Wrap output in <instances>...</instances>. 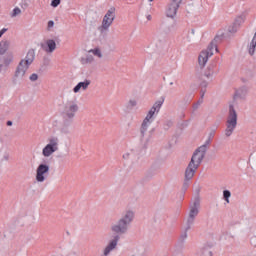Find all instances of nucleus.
I'll list each match as a JSON object with an SVG mask.
<instances>
[{"label":"nucleus","instance_id":"nucleus-1","mask_svg":"<svg viewBox=\"0 0 256 256\" xmlns=\"http://www.w3.org/2000/svg\"><path fill=\"white\" fill-rule=\"evenodd\" d=\"M77 111H79V104L76 100H67L63 103L61 133L64 135L71 133V125H73Z\"/></svg>","mask_w":256,"mask_h":256},{"label":"nucleus","instance_id":"nucleus-2","mask_svg":"<svg viewBox=\"0 0 256 256\" xmlns=\"http://www.w3.org/2000/svg\"><path fill=\"white\" fill-rule=\"evenodd\" d=\"M135 220V212L133 210H126L122 213L121 217L116 223L111 224L110 230L114 233V237H121L127 235L131 229V223Z\"/></svg>","mask_w":256,"mask_h":256},{"label":"nucleus","instance_id":"nucleus-3","mask_svg":"<svg viewBox=\"0 0 256 256\" xmlns=\"http://www.w3.org/2000/svg\"><path fill=\"white\" fill-rule=\"evenodd\" d=\"M205 146H200L196 149L191 157V160L186 167V179H193L195 177V173L199 169V165L203 163V159H205Z\"/></svg>","mask_w":256,"mask_h":256},{"label":"nucleus","instance_id":"nucleus-4","mask_svg":"<svg viewBox=\"0 0 256 256\" xmlns=\"http://www.w3.org/2000/svg\"><path fill=\"white\" fill-rule=\"evenodd\" d=\"M222 36H216L208 45L206 50H203L200 55L198 56V63L200 65V68L203 69L205 65H207V62L209 61V57H213V50L219 51L217 48V43L221 41Z\"/></svg>","mask_w":256,"mask_h":256},{"label":"nucleus","instance_id":"nucleus-5","mask_svg":"<svg viewBox=\"0 0 256 256\" xmlns=\"http://www.w3.org/2000/svg\"><path fill=\"white\" fill-rule=\"evenodd\" d=\"M199 209H201V198L196 197L193 203L189 206V213L186 218V231H191L193 225H195V219L199 215Z\"/></svg>","mask_w":256,"mask_h":256},{"label":"nucleus","instance_id":"nucleus-6","mask_svg":"<svg viewBox=\"0 0 256 256\" xmlns=\"http://www.w3.org/2000/svg\"><path fill=\"white\" fill-rule=\"evenodd\" d=\"M235 129H237V111H235L233 104H230L226 120V129L224 130L225 137H231V135L235 133Z\"/></svg>","mask_w":256,"mask_h":256},{"label":"nucleus","instance_id":"nucleus-7","mask_svg":"<svg viewBox=\"0 0 256 256\" xmlns=\"http://www.w3.org/2000/svg\"><path fill=\"white\" fill-rule=\"evenodd\" d=\"M115 21V7H111L103 17L102 25L98 28L100 33H105V31H109V27L113 25Z\"/></svg>","mask_w":256,"mask_h":256},{"label":"nucleus","instance_id":"nucleus-8","mask_svg":"<svg viewBox=\"0 0 256 256\" xmlns=\"http://www.w3.org/2000/svg\"><path fill=\"white\" fill-rule=\"evenodd\" d=\"M57 151H59V138L52 136L48 139V144L42 149V155L43 157H51Z\"/></svg>","mask_w":256,"mask_h":256},{"label":"nucleus","instance_id":"nucleus-9","mask_svg":"<svg viewBox=\"0 0 256 256\" xmlns=\"http://www.w3.org/2000/svg\"><path fill=\"white\" fill-rule=\"evenodd\" d=\"M29 65L25 64V62L21 61L16 66L14 76L12 77V84L17 85L19 79H23L25 75H27V71H29Z\"/></svg>","mask_w":256,"mask_h":256},{"label":"nucleus","instance_id":"nucleus-10","mask_svg":"<svg viewBox=\"0 0 256 256\" xmlns=\"http://www.w3.org/2000/svg\"><path fill=\"white\" fill-rule=\"evenodd\" d=\"M181 3H183V0H171L166 7V17L174 19L175 15H177V11H179V7H181Z\"/></svg>","mask_w":256,"mask_h":256},{"label":"nucleus","instance_id":"nucleus-11","mask_svg":"<svg viewBox=\"0 0 256 256\" xmlns=\"http://www.w3.org/2000/svg\"><path fill=\"white\" fill-rule=\"evenodd\" d=\"M47 174H49V165L39 164L36 169V181L38 183H43Z\"/></svg>","mask_w":256,"mask_h":256},{"label":"nucleus","instance_id":"nucleus-12","mask_svg":"<svg viewBox=\"0 0 256 256\" xmlns=\"http://www.w3.org/2000/svg\"><path fill=\"white\" fill-rule=\"evenodd\" d=\"M164 100H158L156 101L149 112L147 113L145 119H148L150 121H153V117L155 116V113H159L161 111V107H163Z\"/></svg>","mask_w":256,"mask_h":256},{"label":"nucleus","instance_id":"nucleus-13","mask_svg":"<svg viewBox=\"0 0 256 256\" xmlns=\"http://www.w3.org/2000/svg\"><path fill=\"white\" fill-rule=\"evenodd\" d=\"M120 239L121 237L119 236H113V239H111L108 245L104 248L102 256H108L111 253V251H115V249H117V245Z\"/></svg>","mask_w":256,"mask_h":256},{"label":"nucleus","instance_id":"nucleus-14","mask_svg":"<svg viewBox=\"0 0 256 256\" xmlns=\"http://www.w3.org/2000/svg\"><path fill=\"white\" fill-rule=\"evenodd\" d=\"M20 61H23L24 64L31 67V65H33V61H35V50L34 49L28 50L25 58H22Z\"/></svg>","mask_w":256,"mask_h":256},{"label":"nucleus","instance_id":"nucleus-15","mask_svg":"<svg viewBox=\"0 0 256 256\" xmlns=\"http://www.w3.org/2000/svg\"><path fill=\"white\" fill-rule=\"evenodd\" d=\"M89 85H91V80L86 79L83 82H79L74 88H73V92L74 93H79V91H87V89H89Z\"/></svg>","mask_w":256,"mask_h":256},{"label":"nucleus","instance_id":"nucleus-16","mask_svg":"<svg viewBox=\"0 0 256 256\" xmlns=\"http://www.w3.org/2000/svg\"><path fill=\"white\" fill-rule=\"evenodd\" d=\"M151 123H153V120L144 118V120L141 124V127H140L141 137H145V134L147 133V129H149V127H151Z\"/></svg>","mask_w":256,"mask_h":256},{"label":"nucleus","instance_id":"nucleus-17","mask_svg":"<svg viewBox=\"0 0 256 256\" xmlns=\"http://www.w3.org/2000/svg\"><path fill=\"white\" fill-rule=\"evenodd\" d=\"M215 67H217L216 63L210 64L204 72V77H207V79H211V77H213L215 73H219L218 70L215 72Z\"/></svg>","mask_w":256,"mask_h":256},{"label":"nucleus","instance_id":"nucleus-18","mask_svg":"<svg viewBox=\"0 0 256 256\" xmlns=\"http://www.w3.org/2000/svg\"><path fill=\"white\" fill-rule=\"evenodd\" d=\"M57 49V43L53 39L46 40V48H44V51L46 53H53Z\"/></svg>","mask_w":256,"mask_h":256},{"label":"nucleus","instance_id":"nucleus-19","mask_svg":"<svg viewBox=\"0 0 256 256\" xmlns=\"http://www.w3.org/2000/svg\"><path fill=\"white\" fill-rule=\"evenodd\" d=\"M9 47H11V41L9 40H1L0 41V55H5L7 51H9Z\"/></svg>","mask_w":256,"mask_h":256},{"label":"nucleus","instance_id":"nucleus-20","mask_svg":"<svg viewBox=\"0 0 256 256\" xmlns=\"http://www.w3.org/2000/svg\"><path fill=\"white\" fill-rule=\"evenodd\" d=\"M1 153V163H7L11 159V152H9L7 149L0 150Z\"/></svg>","mask_w":256,"mask_h":256},{"label":"nucleus","instance_id":"nucleus-21","mask_svg":"<svg viewBox=\"0 0 256 256\" xmlns=\"http://www.w3.org/2000/svg\"><path fill=\"white\" fill-rule=\"evenodd\" d=\"M93 61H95V58L93 57V55H86V57L81 59V63L82 65H89L90 63H93Z\"/></svg>","mask_w":256,"mask_h":256},{"label":"nucleus","instance_id":"nucleus-22","mask_svg":"<svg viewBox=\"0 0 256 256\" xmlns=\"http://www.w3.org/2000/svg\"><path fill=\"white\" fill-rule=\"evenodd\" d=\"M3 63L5 67H9L13 63V54H8L7 56H4Z\"/></svg>","mask_w":256,"mask_h":256},{"label":"nucleus","instance_id":"nucleus-23","mask_svg":"<svg viewBox=\"0 0 256 256\" xmlns=\"http://www.w3.org/2000/svg\"><path fill=\"white\" fill-rule=\"evenodd\" d=\"M187 233H189V230H187V228H184V231L179 237V243H185V241H187V237H189Z\"/></svg>","mask_w":256,"mask_h":256},{"label":"nucleus","instance_id":"nucleus-24","mask_svg":"<svg viewBox=\"0 0 256 256\" xmlns=\"http://www.w3.org/2000/svg\"><path fill=\"white\" fill-rule=\"evenodd\" d=\"M209 85V83H207V81H202L200 83V87H201V98L203 99V97H205V93L207 91V86Z\"/></svg>","mask_w":256,"mask_h":256},{"label":"nucleus","instance_id":"nucleus-25","mask_svg":"<svg viewBox=\"0 0 256 256\" xmlns=\"http://www.w3.org/2000/svg\"><path fill=\"white\" fill-rule=\"evenodd\" d=\"M193 178H187V170H185V180L182 186V190L185 192L187 189H189V181H191Z\"/></svg>","mask_w":256,"mask_h":256},{"label":"nucleus","instance_id":"nucleus-26","mask_svg":"<svg viewBox=\"0 0 256 256\" xmlns=\"http://www.w3.org/2000/svg\"><path fill=\"white\" fill-rule=\"evenodd\" d=\"M89 53H93L95 57H98L99 59L103 57V53H101V49L99 48L91 49L89 50Z\"/></svg>","mask_w":256,"mask_h":256},{"label":"nucleus","instance_id":"nucleus-27","mask_svg":"<svg viewBox=\"0 0 256 256\" xmlns=\"http://www.w3.org/2000/svg\"><path fill=\"white\" fill-rule=\"evenodd\" d=\"M126 107L129 110L133 109V107H137V100H135V99L129 100Z\"/></svg>","mask_w":256,"mask_h":256},{"label":"nucleus","instance_id":"nucleus-28","mask_svg":"<svg viewBox=\"0 0 256 256\" xmlns=\"http://www.w3.org/2000/svg\"><path fill=\"white\" fill-rule=\"evenodd\" d=\"M231 197V191L224 190L223 191V199L226 201V203H229V198Z\"/></svg>","mask_w":256,"mask_h":256},{"label":"nucleus","instance_id":"nucleus-29","mask_svg":"<svg viewBox=\"0 0 256 256\" xmlns=\"http://www.w3.org/2000/svg\"><path fill=\"white\" fill-rule=\"evenodd\" d=\"M217 132V126H214L210 129V132L208 134V139H212L215 137V133Z\"/></svg>","mask_w":256,"mask_h":256},{"label":"nucleus","instance_id":"nucleus-30","mask_svg":"<svg viewBox=\"0 0 256 256\" xmlns=\"http://www.w3.org/2000/svg\"><path fill=\"white\" fill-rule=\"evenodd\" d=\"M17 15H21V8H19V7H16V8L13 9V12H12V14H11V17H12V18H13V17H17Z\"/></svg>","mask_w":256,"mask_h":256},{"label":"nucleus","instance_id":"nucleus-31","mask_svg":"<svg viewBox=\"0 0 256 256\" xmlns=\"http://www.w3.org/2000/svg\"><path fill=\"white\" fill-rule=\"evenodd\" d=\"M170 127H173V121L168 120L164 124V129L167 131V129H169Z\"/></svg>","mask_w":256,"mask_h":256},{"label":"nucleus","instance_id":"nucleus-32","mask_svg":"<svg viewBox=\"0 0 256 256\" xmlns=\"http://www.w3.org/2000/svg\"><path fill=\"white\" fill-rule=\"evenodd\" d=\"M53 27H55V22L53 20L48 21L47 31H51Z\"/></svg>","mask_w":256,"mask_h":256},{"label":"nucleus","instance_id":"nucleus-33","mask_svg":"<svg viewBox=\"0 0 256 256\" xmlns=\"http://www.w3.org/2000/svg\"><path fill=\"white\" fill-rule=\"evenodd\" d=\"M211 141H213L211 138H208L205 143L202 145V147H205V153H207V146L211 145Z\"/></svg>","mask_w":256,"mask_h":256},{"label":"nucleus","instance_id":"nucleus-34","mask_svg":"<svg viewBox=\"0 0 256 256\" xmlns=\"http://www.w3.org/2000/svg\"><path fill=\"white\" fill-rule=\"evenodd\" d=\"M61 5V0H52L51 6L52 7H59Z\"/></svg>","mask_w":256,"mask_h":256},{"label":"nucleus","instance_id":"nucleus-35","mask_svg":"<svg viewBox=\"0 0 256 256\" xmlns=\"http://www.w3.org/2000/svg\"><path fill=\"white\" fill-rule=\"evenodd\" d=\"M30 81H37V79H39V75H37V73H33L30 75L29 77Z\"/></svg>","mask_w":256,"mask_h":256},{"label":"nucleus","instance_id":"nucleus-36","mask_svg":"<svg viewBox=\"0 0 256 256\" xmlns=\"http://www.w3.org/2000/svg\"><path fill=\"white\" fill-rule=\"evenodd\" d=\"M133 155V150H131L130 152H126L123 155V159H131V156Z\"/></svg>","mask_w":256,"mask_h":256},{"label":"nucleus","instance_id":"nucleus-37","mask_svg":"<svg viewBox=\"0 0 256 256\" xmlns=\"http://www.w3.org/2000/svg\"><path fill=\"white\" fill-rule=\"evenodd\" d=\"M229 33H237V27L236 26H230L228 28Z\"/></svg>","mask_w":256,"mask_h":256},{"label":"nucleus","instance_id":"nucleus-38","mask_svg":"<svg viewBox=\"0 0 256 256\" xmlns=\"http://www.w3.org/2000/svg\"><path fill=\"white\" fill-rule=\"evenodd\" d=\"M201 103H203V98H201V100H199V101L194 105V110L199 109V106L201 105Z\"/></svg>","mask_w":256,"mask_h":256},{"label":"nucleus","instance_id":"nucleus-39","mask_svg":"<svg viewBox=\"0 0 256 256\" xmlns=\"http://www.w3.org/2000/svg\"><path fill=\"white\" fill-rule=\"evenodd\" d=\"M250 243H251L252 247H256V236L251 238Z\"/></svg>","mask_w":256,"mask_h":256},{"label":"nucleus","instance_id":"nucleus-40","mask_svg":"<svg viewBox=\"0 0 256 256\" xmlns=\"http://www.w3.org/2000/svg\"><path fill=\"white\" fill-rule=\"evenodd\" d=\"M5 33H7V28H3L2 30H0V37H3Z\"/></svg>","mask_w":256,"mask_h":256},{"label":"nucleus","instance_id":"nucleus-41","mask_svg":"<svg viewBox=\"0 0 256 256\" xmlns=\"http://www.w3.org/2000/svg\"><path fill=\"white\" fill-rule=\"evenodd\" d=\"M6 125H7L8 127H11V125H13V122L9 120V121H7Z\"/></svg>","mask_w":256,"mask_h":256},{"label":"nucleus","instance_id":"nucleus-42","mask_svg":"<svg viewBox=\"0 0 256 256\" xmlns=\"http://www.w3.org/2000/svg\"><path fill=\"white\" fill-rule=\"evenodd\" d=\"M146 18L148 19V21H151V19H152L151 15H147Z\"/></svg>","mask_w":256,"mask_h":256},{"label":"nucleus","instance_id":"nucleus-43","mask_svg":"<svg viewBox=\"0 0 256 256\" xmlns=\"http://www.w3.org/2000/svg\"><path fill=\"white\" fill-rule=\"evenodd\" d=\"M164 43H165V39H162V40L160 41V46L163 45Z\"/></svg>","mask_w":256,"mask_h":256},{"label":"nucleus","instance_id":"nucleus-44","mask_svg":"<svg viewBox=\"0 0 256 256\" xmlns=\"http://www.w3.org/2000/svg\"><path fill=\"white\" fill-rule=\"evenodd\" d=\"M3 68V64H0V73H1V69Z\"/></svg>","mask_w":256,"mask_h":256},{"label":"nucleus","instance_id":"nucleus-45","mask_svg":"<svg viewBox=\"0 0 256 256\" xmlns=\"http://www.w3.org/2000/svg\"><path fill=\"white\" fill-rule=\"evenodd\" d=\"M170 85H173V82H170Z\"/></svg>","mask_w":256,"mask_h":256},{"label":"nucleus","instance_id":"nucleus-46","mask_svg":"<svg viewBox=\"0 0 256 256\" xmlns=\"http://www.w3.org/2000/svg\"><path fill=\"white\" fill-rule=\"evenodd\" d=\"M210 255H213V254L210 252Z\"/></svg>","mask_w":256,"mask_h":256},{"label":"nucleus","instance_id":"nucleus-47","mask_svg":"<svg viewBox=\"0 0 256 256\" xmlns=\"http://www.w3.org/2000/svg\"><path fill=\"white\" fill-rule=\"evenodd\" d=\"M150 2L153 1V0H149Z\"/></svg>","mask_w":256,"mask_h":256},{"label":"nucleus","instance_id":"nucleus-48","mask_svg":"<svg viewBox=\"0 0 256 256\" xmlns=\"http://www.w3.org/2000/svg\"><path fill=\"white\" fill-rule=\"evenodd\" d=\"M132 256H135V255H132Z\"/></svg>","mask_w":256,"mask_h":256}]
</instances>
